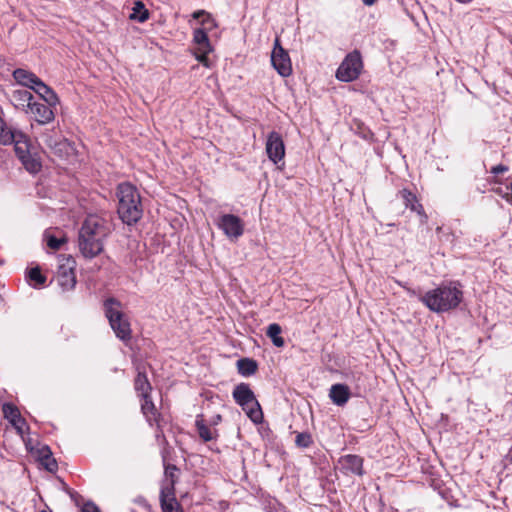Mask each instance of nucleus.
<instances>
[{"label":"nucleus","mask_w":512,"mask_h":512,"mask_svg":"<svg viewBox=\"0 0 512 512\" xmlns=\"http://www.w3.org/2000/svg\"><path fill=\"white\" fill-rule=\"evenodd\" d=\"M412 296H418L430 311L436 313L448 312L456 309L463 300L462 285L458 281L443 282L425 294H418L416 290L399 283Z\"/></svg>","instance_id":"nucleus-1"},{"label":"nucleus","mask_w":512,"mask_h":512,"mask_svg":"<svg viewBox=\"0 0 512 512\" xmlns=\"http://www.w3.org/2000/svg\"><path fill=\"white\" fill-rule=\"evenodd\" d=\"M110 233V226L104 218L97 215L87 216L78 235V246L82 256L93 259L102 253L104 241Z\"/></svg>","instance_id":"nucleus-2"},{"label":"nucleus","mask_w":512,"mask_h":512,"mask_svg":"<svg viewBox=\"0 0 512 512\" xmlns=\"http://www.w3.org/2000/svg\"><path fill=\"white\" fill-rule=\"evenodd\" d=\"M118 207L117 213L123 223L136 224L143 215L141 196L138 189L129 182L117 186Z\"/></svg>","instance_id":"nucleus-3"},{"label":"nucleus","mask_w":512,"mask_h":512,"mask_svg":"<svg viewBox=\"0 0 512 512\" xmlns=\"http://www.w3.org/2000/svg\"><path fill=\"white\" fill-rule=\"evenodd\" d=\"M105 316L109 321L110 327L117 338L123 342H128L132 337L130 322L125 314L119 310L121 302L114 297L107 298L104 303Z\"/></svg>","instance_id":"nucleus-4"},{"label":"nucleus","mask_w":512,"mask_h":512,"mask_svg":"<svg viewBox=\"0 0 512 512\" xmlns=\"http://www.w3.org/2000/svg\"><path fill=\"white\" fill-rule=\"evenodd\" d=\"M232 397L254 424L263 422L262 408L249 384L244 382L237 384L232 391Z\"/></svg>","instance_id":"nucleus-5"},{"label":"nucleus","mask_w":512,"mask_h":512,"mask_svg":"<svg viewBox=\"0 0 512 512\" xmlns=\"http://www.w3.org/2000/svg\"><path fill=\"white\" fill-rule=\"evenodd\" d=\"M363 69V61L360 51L353 50L348 53L336 71V78L341 82L356 80Z\"/></svg>","instance_id":"nucleus-6"},{"label":"nucleus","mask_w":512,"mask_h":512,"mask_svg":"<svg viewBox=\"0 0 512 512\" xmlns=\"http://www.w3.org/2000/svg\"><path fill=\"white\" fill-rule=\"evenodd\" d=\"M14 150L25 169L31 173H37L41 169V163L30 152V139L20 132L15 139Z\"/></svg>","instance_id":"nucleus-7"},{"label":"nucleus","mask_w":512,"mask_h":512,"mask_svg":"<svg viewBox=\"0 0 512 512\" xmlns=\"http://www.w3.org/2000/svg\"><path fill=\"white\" fill-rule=\"evenodd\" d=\"M76 261L71 255H60L57 268V282L63 291L72 290L76 285Z\"/></svg>","instance_id":"nucleus-8"},{"label":"nucleus","mask_w":512,"mask_h":512,"mask_svg":"<svg viewBox=\"0 0 512 512\" xmlns=\"http://www.w3.org/2000/svg\"><path fill=\"white\" fill-rule=\"evenodd\" d=\"M271 63L282 77L291 75V60L288 52L281 46L279 38H276L274 42V48L271 53Z\"/></svg>","instance_id":"nucleus-9"},{"label":"nucleus","mask_w":512,"mask_h":512,"mask_svg":"<svg viewBox=\"0 0 512 512\" xmlns=\"http://www.w3.org/2000/svg\"><path fill=\"white\" fill-rule=\"evenodd\" d=\"M217 226L229 239H238L244 233L243 220L234 214L220 215Z\"/></svg>","instance_id":"nucleus-10"},{"label":"nucleus","mask_w":512,"mask_h":512,"mask_svg":"<svg viewBox=\"0 0 512 512\" xmlns=\"http://www.w3.org/2000/svg\"><path fill=\"white\" fill-rule=\"evenodd\" d=\"M266 153L268 158L275 164L285 156V145L280 133L272 131L266 141Z\"/></svg>","instance_id":"nucleus-11"},{"label":"nucleus","mask_w":512,"mask_h":512,"mask_svg":"<svg viewBox=\"0 0 512 512\" xmlns=\"http://www.w3.org/2000/svg\"><path fill=\"white\" fill-rule=\"evenodd\" d=\"M363 462L364 459L361 456L347 454L339 458L338 465L344 475L362 476L364 474Z\"/></svg>","instance_id":"nucleus-12"},{"label":"nucleus","mask_w":512,"mask_h":512,"mask_svg":"<svg viewBox=\"0 0 512 512\" xmlns=\"http://www.w3.org/2000/svg\"><path fill=\"white\" fill-rule=\"evenodd\" d=\"M4 417L15 428L17 434L21 437L24 435V428L29 430L26 420L21 416V413L16 405L13 403H4L2 406Z\"/></svg>","instance_id":"nucleus-13"},{"label":"nucleus","mask_w":512,"mask_h":512,"mask_svg":"<svg viewBox=\"0 0 512 512\" xmlns=\"http://www.w3.org/2000/svg\"><path fill=\"white\" fill-rule=\"evenodd\" d=\"M398 196L403 200V203L406 208H409L411 211L416 212L420 217V223H427L428 216L424 211V208L421 203H419L416 195L408 189H402L399 191Z\"/></svg>","instance_id":"nucleus-14"},{"label":"nucleus","mask_w":512,"mask_h":512,"mask_svg":"<svg viewBox=\"0 0 512 512\" xmlns=\"http://www.w3.org/2000/svg\"><path fill=\"white\" fill-rule=\"evenodd\" d=\"M52 106H49L47 103H39V102H32L31 106L29 107V110L34 115L35 120L39 124H47L54 120L55 115L54 112L51 109Z\"/></svg>","instance_id":"nucleus-15"},{"label":"nucleus","mask_w":512,"mask_h":512,"mask_svg":"<svg viewBox=\"0 0 512 512\" xmlns=\"http://www.w3.org/2000/svg\"><path fill=\"white\" fill-rule=\"evenodd\" d=\"M350 389L346 384L337 383L331 386L329 397L331 401L337 406H344L350 399Z\"/></svg>","instance_id":"nucleus-16"},{"label":"nucleus","mask_w":512,"mask_h":512,"mask_svg":"<svg viewBox=\"0 0 512 512\" xmlns=\"http://www.w3.org/2000/svg\"><path fill=\"white\" fill-rule=\"evenodd\" d=\"M178 471V468L174 464H167L165 465V477L166 480L162 483L160 493H162L165 490L166 496H172L175 495V484L177 482V475L176 472Z\"/></svg>","instance_id":"nucleus-17"},{"label":"nucleus","mask_w":512,"mask_h":512,"mask_svg":"<svg viewBox=\"0 0 512 512\" xmlns=\"http://www.w3.org/2000/svg\"><path fill=\"white\" fill-rule=\"evenodd\" d=\"M32 90L38 94L39 97L42 98L49 106H56L59 103L57 94L41 79L36 82V85H34Z\"/></svg>","instance_id":"nucleus-18"},{"label":"nucleus","mask_w":512,"mask_h":512,"mask_svg":"<svg viewBox=\"0 0 512 512\" xmlns=\"http://www.w3.org/2000/svg\"><path fill=\"white\" fill-rule=\"evenodd\" d=\"M137 375L134 379V389L140 396H146L151 393L152 386L148 380L144 366H137Z\"/></svg>","instance_id":"nucleus-19"},{"label":"nucleus","mask_w":512,"mask_h":512,"mask_svg":"<svg viewBox=\"0 0 512 512\" xmlns=\"http://www.w3.org/2000/svg\"><path fill=\"white\" fill-rule=\"evenodd\" d=\"M33 99L34 97L31 92L19 89L12 92L10 101L17 109L26 110L31 106Z\"/></svg>","instance_id":"nucleus-20"},{"label":"nucleus","mask_w":512,"mask_h":512,"mask_svg":"<svg viewBox=\"0 0 512 512\" xmlns=\"http://www.w3.org/2000/svg\"><path fill=\"white\" fill-rule=\"evenodd\" d=\"M13 78L18 84L29 89H33L34 85H36V82H38L40 79L34 73L22 68H17L13 71Z\"/></svg>","instance_id":"nucleus-21"},{"label":"nucleus","mask_w":512,"mask_h":512,"mask_svg":"<svg viewBox=\"0 0 512 512\" xmlns=\"http://www.w3.org/2000/svg\"><path fill=\"white\" fill-rule=\"evenodd\" d=\"M238 373L244 377H249L256 373L258 370V363L256 360L248 357L240 358L236 362Z\"/></svg>","instance_id":"nucleus-22"},{"label":"nucleus","mask_w":512,"mask_h":512,"mask_svg":"<svg viewBox=\"0 0 512 512\" xmlns=\"http://www.w3.org/2000/svg\"><path fill=\"white\" fill-rule=\"evenodd\" d=\"M165 490L160 493V506L162 512H184L181 504L177 501L175 495L166 496Z\"/></svg>","instance_id":"nucleus-23"},{"label":"nucleus","mask_w":512,"mask_h":512,"mask_svg":"<svg viewBox=\"0 0 512 512\" xmlns=\"http://www.w3.org/2000/svg\"><path fill=\"white\" fill-rule=\"evenodd\" d=\"M20 132L21 131L8 126V124L3 119L0 120V144L11 145L13 142H15L17 134Z\"/></svg>","instance_id":"nucleus-24"},{"label":"nucleus","mask_w":512,"mask_h":512,"mask_svg":"<svg viewBox=\"0 0 512 512\" xmlns=\"http://www.w3.org/2000/svg\"><path fill=\"white\" fill-rule=\"evenodd\" d=\"M26 278L28 283L35 289L45 285L46 276L42 274L40 267L36 266L27 271Z\"/></svg>","instance_id":"nucleus-25"},{"label":"nucleus","mask_w":512,"mask_h":512,"mask_svg":"<svg viewBox=\"0 0 512 512\" xmlns=\"http://www.w3.org/2000/svg\"><path fill=\"white\" fill-rule=\"evenodd\" d=\"M149 16V10L145 7L144 3L142 1H135L129 18L139 23H144L149 19Z\"/></svg>","instance_id":"nucleus-26"},{"label":"nucleus","mask_w":512,"mask_h":512,"mask_svg":"<svg viewBox=\"0 0 512 512\" xmlns=\"http://www.w3.org/2000/svg\"><path fill=\"white\" fill-rule=\"evenodd\" d=\"M282 328L277 323H272L267 327L266 335L271 339L272 343L276 347H283L285 344L284 339L280 336Z\"/></svg>","instance_id":"nucleus-27"},{"label":"nucleus","mask_w":512,"mask_h":512,"mask_svg":"<svg viewBox=\"0 0 512 512\" xmlns=\"http://www.w3.org/2000/svg\"><path fill=\"white\" fill-rule=\"evenodd\" d=\"M193 41L198 45V48H205L206 51L212 50L208 34L204 28L194 30Z\"/></svg>","instance_id":"nucleus-28"},{"label":"nucleus","mask_w":512,"mask_h":512,"mask_svg":"<svg viewBox=\"0 0 512 512\" xmlns=\"http://www.w3.org/2000/svg\"><path fill=\"white\" fill-rule=\"evenodd\" d=\"M195 425L197 428V432L199 434V437L204 442H209L214 439L213 432L210 430V428L205 424L203 416L198 415L195 421Z\"/></svg>","instance_id":"nucleus-29"},{"label":"nucleus","mask_w":512,"mask_h":512,"mask_svg":"<svg viewBox=\"0 0 512 512\" xmlns=\"http://www.w3.org/2000/svg\"><path fill=\"white\" fill-rule=\"evenodd\" d=\"M51 150L55 155L62 158L69 155L70 151L72 150V146L66 138L61 137L59 140H57L56 145L53 146Z\"/></svg>","instance_id":"nucleus-30"},{"label":"nucleus","mask_w":512,"mask_h":512,"mask_svg":"<svg viewBox=\"0 0 512 512\" xmlns=\"http://www.w3.org/2000/svg\"><path fill=\"white\" fill-rule=\"evenodd\" d=\"M142 399L141 403V411L144 415L148 416L149 414L155 416L157 414V409L155 404L152 401L151 393L146 396H140Z\"/></svg>","instance_id":"nucleus-31"},{"label":"nucleus","mask_w":512,"mask_h":512,"mask_svg":"<svg viewBox=\"0 0 512 512\" xmlns=\"http://www.w3.org/2000/svg\"><path fill=\"white\" fill-rule=\"evenodd\" d=\"M295 444L299 448H308L313 444L312 436L309 432L297 433Z\"/></svg>","instance_id":"nucleus-32"},{"label":"nucleus","mask_w":512,"mask_h":512,"mask_svg":"<svg viewBox=\"0 0 512 512\" xmlns=\"http://www.w3.org/2000/svg\"><path fill=\"white\" fill-rule=\"evenodd\" d=\"M65 242V239L58 238L55 235H46V244L50 249L58 250Z\"/></svg>","instance_id":"nucleus-33"},{"label":"nucleus","mask_w":512,"mask_h":512,"mask_svg":"<svg viewBox=\"0 0 512 512\" xmlns=\"http://www.w3.org/2000/svg\"><path fill=\"white\" fill-rule=\"evenodd\" d=\"M61 137L62 136L57 135L56 133H54V131H48V132H45L42 135L44 143L50 149H52V147L56 145L57 140H59Z\"/></svg>","instance_id":"nucleus-34"},{"label":"nucleus","mask_w":512,"mask_h":512,"mask_svg":"<svg viewBox=\"0 0 512 512\" xmlns=\"http://www.w3.org/2000/svg\"><path fill=\"white\" fill-rule=\"evenodd\" d=\"M211 51H206L205 48H198L197 49V52H195V58L198 62H200L201 64H203L205 67H209V59H208V54L210 53Z\"/></svg>","instance_id":"nucleus-35"},{"label":"nucleus","mask_w":512,"mask_h":512,"mask_svg":"<svg viewBox=\"0 0 512 512\" xmlns=\"http://www.w3.org/2000/svg\"><path fill=\"white\" fill-rule=\"evenodd\" d=\"M202 17H205L203 20H202V24H211V25H215L214 24V20L211 18V15L209 13H207L205 10H197L193 13V18L194 19H200Z\"/></svg>","instance_id":"nucleus-36"},{"label":"nucleus","mask_w":512,"mask_h":512,"mask_svg":"<svg viewBox=\"0 0 512 512\" xmlns=\"http://www.w3.org/2000/svg\"><path fill=\"white\" fill-rule=\"evenodd\" d=\"M41 464L44 465L45 469L49 472H55L58 469L57 461L52 456L45 461H41Z\"/></svg>","instance_id":"nucleus-37"},{"label":"nucleus","mask_w":512,"mask_h":512,"mask_svg":"<svg viewBox=\"0 0 512 512\" xmlns=\"http://www.w3.org/2000/svg\"><path fill=\"white\" fill-rule=\"evenodd\" d=\"M50 456H52V452H51V449L49 448V446H43L41 449H39L40 461H45Z\"/></svg>","instance_id":"nucleus-38"},{"label":"nucleus","mask_w":512,"mask_h":512,"mask_svg":"<svg viewBox=\"0 0 512 512\" xmlns=\"http://www.w3.org/2000/svg\"><path fill=\"white\" fill-rule=\"evenodd\" d=\"M508 170H509V167L507 165L499 164V165L493 166L490 170V173H492L494 175H499V174H503V173L507 172Z\"/></svg>","instance_id":"nucleus-39"},{"label":"nucleus","mask_w":512,"mask_h":512,"mask_svg":"<svg viewBox=\"0 0 512 512\" xmlns=\"http://www.w3.org/2000/svg\"><path fill=\"white\" fill-rule=\"evenodd\" d=\"M261 435L262 438L269 443H272L275 438L272 430L269 427L264 428L261 432Z\"/></svg>","instance_id":"nucleus-40"},{"label":"nucleus","mask_w":512,"mask_h":512,"mask_svg":"<svg viewBox=\"0 0 512 512\" xmlns=\"http://www.w3.org/2000/svg\"><path fill=\"white\" fill-rule=\"evenodd\" d=\"M80 512H101L100 509L91 501L86 502Z\"/></svg>","instance_id":"nucleus-41"},{"label":"nucleus","mask_w":512,"mask_h":512,"mask_svg":"<svg viewBox=\"0 0 512 512\" xmlns=\"http://www.w3.org/2000/svg\"><path fill=\"white\" fill-rule=\"evenodd\" d=\"M135 502H136L137 504L142 505V506H145V507L149 506V505H148V503H147V501H146V499H145V498H143V497H138V498L135 500Z\"/></svg>","instance_id":"nucleus-42"},{"label":"nucleus","mask_w":512,"mask_h":512,"mask_svg":"<svg viewBox=\"0 0 512 512\" xmlns=\"http://www.w3.org/2000/svg\"><path fill=\"white\" fill-rule=\"evenodd\" d=\"M376 1L377 0H362V2L367 6H372Z\"/></svg>","instance_id":"nucleus-43"},{"label":"nucleus","mask_w":512,"mask_h":512,"mask_svg":"<svg viewBox=\"0 0 512 512\" xmlns=\"http://www.w3.org/2000/svg\"><path fill=\"white\" fill-rule=\"evenodd\" d=\"M220 420H221V415H217V416L215 417V420H214V422H213V423H214V424H217V423H218V421H220Z\"/></svg>","instance_id":"nucleus-44"},{"label":"nucleus","mask_w":512,"mask_h":512,"mask_svg":"<svg viewBox=\"0 0 512 512\" xmlns=\"http://www.w3.org/2000/svg\"><path fill=\"white\" fill-rule=\"evenodd\" d=\"M456 1L459 2V3H469L472 0H456Z\"/></svg>","instance_id":"nucleus-45"},{"label":"nucleus","mask_w":512,"mask_h":512,"mask_svg":"<svg viewBox=\"0 0 512 512\" xmlns=\"http://www.w3.org/2000/svg\"><path fill=\"white\" fill-rule=\"evenodd\" d=\"M510 188H511V198L508 199V201L512 204V182H511Z\"/></svg>","instance_id":"nucleus-46"},{"label":"nucleus","mask_w":512,"mask_h":512,"mask_svg":"<svg viewBox=\"0 0 512 512\" xmlns=\"http://www.w3.org/2000/svg\"><path fill=\"white\" fill-rule=\"evenodd\" d=\"M40 512H51V511H47V510H41Z\"/></svg>","instance_id":"nucleus-47"},{"label":"nucleus","mask_w":512,"mask_h":512,"mask_svg":"<svg viewBox=\"0 0 512 512\" xmlns=\"http://www.w3.org/2000/svg\"><path fill=\"white\" fill-rule=\"evenodd\" d=\"M1 119H2V118L0 117V120H1Z\"/></svg>","instance_id":"nucleus-48"}]
</instances>
